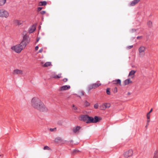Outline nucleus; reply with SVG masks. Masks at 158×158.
I'll list each match as a JSON object with an SVG mask.
<instances>
[{
  "instance_id": "13",
  "label": "nucleus",
  "mask_w": 158,
  "mask_h": 158,
  "mask_svg": "<svg viewBox=\"0 0 158 158\" xmlns=\"http://www.w3.org/2000/svg\"><path fill=\"white\" fill-rule=\"evenodd\" d=\"M36 29V26L35 25L31 26L29 29L28 32L29 33H31L35 31Z\"/></svg>"
},
{
  "instance_id": "8",
  "label": "nucleus",
  "mask_w": 158,
  "mask_h": 158,
  "mask_svg": "<svg viewBox=\"0 0 158 158\" xmlns=\"http://www.w3.org/2000/svg\"><path fill=\"white\" fill-rule=\"evenodd\" d=\"M110 106V104L109 103H105L102 104L100 106L101 110H104L106 108H109Z\"/></svg>"
},
{
  "instance_id": "10",
  "label": "nucleus",
  "mask_w": 158,
  "mask_h": 158,
  "mask_svg": "<svg viewBox=\"0 0 158 158\" xmlns=\"http://www.w3.org/2000/svg\"><path fill=\"white\" fill-rule=\"evenodd\" d=\"M23 73L22 70L18 69L14 70L13 72V74L14 75H21L23 74Z\"/></svg>"
},
{
  "instance_id": "25",
  "label": "nucleus",
  "mask_w": 158,
  "mask_h": 158,
  "mask_svg": "<svg viewBox=\"0 0 158 158\" xmlns=\"http://www.w3.org/2000/svg\"><path fill=\"white\" fill-rule=\"evenodd\" d=\"M147 24L150 27H151L152 26V22L150 21H149L148 23Z\"/></svg>"
},
{
  "instance_id": "14",
  "label": "nucleus",
  "mask_w": 158,
  "mask_h": 158,
  "mask_svg": "<svg viewBox=\"0 0 158 158\" xmlns=\"http://www.w3.org/2000/svg\"><path fill=\"white\" fill-rule=\"evenodd\" d=\"M81 127L79 126H76L73 129V131L74 133H78L80 130Z\"/></svg>"
},
{
  "instance_id": "4",
  "label": "nucleus",
  "mask_w": 158,
  "mask_h": 158,
  "mask_svg": "<svg viewBox=\"0 0 158 158\" xmlns=\"http://www.w3.org/2000/svg\"><path fill=\"white\" fill-rule=\"evenodd\" d=\"M9 12L4 9H0V18H7L9 16Z\"/></svg>"
},
{
  "instance_id": "9",
  "label": "nucleus",
  "mask_w": 158,
  "mask_h": 158,
  "mask_svg": "<svg viewBox=\"0 0 158 158\" xmlns=\"http://www.w3.org/2000/svg\"><path fill=\"white\" fill-rule=\"evenodd\" d=\"M70 88V86L69 85H65L60 87L59 89V91H64L69 89Z\"/></svg>"
},
{
  "instance_id": "24",
  "label": "nucleus",
  "mask_w": 158,
  "mask_h": 158,
  "mask_svg": "<svg viewBox=\"0 0 158 158\" xmlns=\"http://www.w3.org/2000/svg\"><path fill=\"white\" fill-rule=\"evenodd\" d=\"M106 93L108 95H110V89L108 88L106 89Z\"/></svg>"
},
{
  "instance_id": "2",
  "label": "nucleus",
  "mask_w": 158,
  "mask_h": 158,
  "mask_svg": "<svg viewBox=\"0 0 158 158\" xmlns=\"http://www.w3.org/2000/svg\"><path fill=\"white\" fill-rule=\"evenodd\" d=\"M29 42L30 39L29 37L25 35L23 36V41L20 44L11 47V49L17 53H19L25 48L27 44Z\"/></svg>"
},
{
  "instance_id": "20",
  "label": "nucleus",
  "mask_w": 158,
  "mask_h": 158,
  "mask_svg": "<svg viewBox=\"0 0 158 158\" xmlns=\"http://www.w3.org/2000/svg\"><path fill=\"white\" fill-rule=\"evenodd\" d=\"M7 0H0V6H2L5 5Z\"/></svg>"
},
{
  "instance_id": "3",
  "label": "nucleus",
  "mask_w": 158,
  "mask_h": 158,
  "mask_svg": "<svg viewBox=\"0 0 158 158\" xmlns=\"http://www.w3.org/2000/svg\"><path fill=\"white\" fill-rule=\"evenodd\" d=\"M80 119L84 121L87 123H96L100 120V118L97 116H95L94 118H93L86 115H83L80 116Z\"/></svg>"
},
{
  "instance_id": "40",
  "label": "nucleus",
  "mask_w": 158,
  "mask_h": 158,
  "mask_svg": "<svg viewBox=\"0 0 158 158\" xmlns=\"http://www.w3.org/2000/svg\"><path fill=\"white\" fill-rule=\"evenodd\" d=\"M39 40V39H38L37 40V41L38 42Z\"/></svg>"
},
{
  "instance_id": "32",
  "label": "nucleus",
  "mask_w": 158,
  "mask_h": 158,
  "mask_svg": "<svg viewBox=\"0 0 158 158\" xmlns=\"http://www.w3.org/2000/svg\"><path fill=\"white\" fill-rule=\"evenodd\" d=\"M41 14H44L45 13V11L42 10L40 12Z\"/></svg>"
},
{
  "instance_id": "35",
  "label": "nucleus",
  "mask_w": 158,
  "mask_h": 158,
  "mask_svg": "<svg viewBox=\"0 0 158 158\" xmlns=\"http://www.w3.org/2000/svg\"><path fill=\"white\" fill-rule=\"evenodd\" d=\"M80 95H82V96H83L84 95V92L83 91H81L80 92Z\"/></svg>"
},
{
  "instance_id": "6",
  "label": "nucleus",
  "mask_w": 158,
  "mask_h": 158,
  "mask_svg": "<svg viewBox=\"0 0 158 158\" xmlns=\"http://www.w3.org/2000/svg\"><path fill=\"white\" fill-rule=\"evenodd\" d=\"M133 153V150L130 149L125 152L123 154V156L125 158H128L132 156Z\"/></svg>"
},
{
  "instance_id": "15",
  "label": "nucleus",
  "mask_w": 158,
  "mask_h": 158,
  "mask_svg": "<svg viewBox=\"0 0 158 158\" xmlns=\"http://www.w3.org/2000/svg\"><path fill=\"white\" fill-rule=\"evenodd\" d=\"M112 83L113 84L115 85H121V80L119 79H116L115 80L113 81H112Z\"/></svg>"
},
{
  "instance_id": "11",
  "label": "nucleus",
  "mask_w": 158,
  "mask_h": 158,
  "mask_svg": "<svg viewBox=\"0 0 158 158\" xmlns=\"http://www.w3.org/2000/svg\"><path fill=\"white\" fill-rule=\"evenodd\" d=\"M136 71L134 70H131L129 73L128 77L129 78H133L134 77Z\"/></svg>"
},
{
  "instance_id": "28",
  "label": "nucleus",
  "mask_w": 158,
  "mask_h": 158,
  "mask_svg": "<svg viewBox=\"0 0 158 158\" xmlns=\"http://www.w3.org/2000/svg\"><path fill=\"white\" fill-rule=\"evenodd\" d=\"M72 107H73V109L74 110H77V107L75 106L74 105H73L72 106Z\"/></svg>"
},
{
  "instance_id": "38",
  "label": "nucleus",
  "mask_w": 158,
  "mask_h": 158,
  "mask_svg": "<svg viewBox=\"0 0 158 158\" xmlns=\"http://www.w3.org/2000/svg\"><path fill=\"white\" fill-rule=\"evenodd\" d=\"M39 48V47L38 46H36L35 47V49L36 50H38Z\"/></svg>"
},
{
  "instance_id": "31",
  "label": "nucleus",
  "mask_w": 158,
  "mask_h": 158,
  "mask_svg": "<svg viewBox=\"0 0 158 158\" xmlns=\"http://www.w3.org/2000/svg\"><path fill=\"white\" fill-rule=\"evenodd\" d=\"M98 104H94V107L95 108L97 109V108H98Z\"/></svg>"
},
{
  "instance_id": "39",
  "label": "nucleus",
  "mask_w": 158,
  "mask_h": 158,
  "mask_svg": "<svg viewBox=\"0 0 158 158\" xmlns=\"http://www.w3.org/2000/svg\"><path fill=\"white\" fill-rule=\"evenodd\" d=\"M131 94V93L130 92H128L127 93V95H130Z\"/></svg>"
},
{
  "instance_id": "22",
  "label": "nucleus",
  "mask_w": 158,
  "mask_h": 158,
  "mask_svg": "<svg viewBox=\"0 0 158 158\" xmlns=\"http://www.w3.org/2000/svg\"><path fill=\"white\" fill-rule=\"evenodd\" d=\"M153 158H158V151H156L155 152L153 156Z\"/></svg>"
},
{
  "instance_id": "5",
  "label": "nucleus",
  "mask_w": 158,
  "mask_h": 158,
  "mask_svg": "<svg viewBox=\"0 0 158 158\" xmlns=\"http://www.w3.org/2000/svg\"><path fill=\"white\" fill-rule=\"evenodd\" d=\"M138 54L139 57H143L145 55L146 48L143 46H140L138 48Z\"/></svg>"
},
{
  "instance_id": "26",
  "label": "nucleus",
  "mask_w": 158,
  "mask_h": 158,
  "mask_svg": "<svg viewBox=\"0 0 158 158\" xmlns=\"http://www.w3.org/2000/svg\"><path fill=\"white\" fill-rule=\"evenodd\" d=\"M84 105L85 106H88L89 105V103L87 101H85V102Z\"/></svg>"
},
{
  "instance_id": "1",
  "label": "nucleus",
  "mask_w": 158,
  "mask_h": 158,
  "mask_svg": "<svg viewBox=\"0 0 158 158\" xmlns=\"http://www.w3.org/2000/svg\"><path fill=\"white\" fill-rule=\"evenodd\" d=\"M31 104L33 108L40 111L47 112L48 111V108L45 106L44 103L36 97H34L32 98Z\"/></svg>"
},
{
  "instance_id": "21",
  "label": "nucleus",
  "mask_w": 158,
  "mask_h": 158,
  "mask_svg": "<svg viewBox=\"0 0 158 158\" xmlns=\"http://www.w3.org/2000/svg\"><path fill=\"white\" fill-rule=\"evenodd\" d=\"M61 73H60L58 75H52V77L55 79L59 78L61 77Z\"/></svg>"
},
{
  "instance_id": "36",
  "label": "nucleus",
  "mask_w": 158,
  "mask_h": 158,
  "mask_svg": "<svg viewBox=\"0 0 158 158\" xmlns=\"http://www.w3.org/2000/svg\"><path fill=\"white\" fill-rule=\"evenodd\" d=\"M42 9V7H39L38 8V11H40Z\"/></svg>"
},
{
  "instance_id": "17",
  "label": "nucleus",
  "mask_w": 158,
  "mask_h": 158,
  "mask_svg": "<svg viewBox=\"0 0 158 158\" xmlns=\"http://www.w3.org/2000/svg\"><path fill=\"white\" fill-rule=\"evenodd\" d=\"M14 22V23L17 25H20L23 23V22L22 20L17 19L15 20Z\"/></svg>"
},
{
  "instance_id": "34",
  "label": "nucleus",
  "mask_w": 158,
  "mask_h": 158,
  "mask_svg": "<svg viewBox=\"0 0 158 158\" xmlns=\"http://www.w3.org/2000/svg\"><path fill=\"white\" fill-rule=\"evenodd\" d=\"M43 51V48H41V49H40L39 50V53H41Z\"/></svg>"
},
{
  "instance_id": "37",
  "label": "nucleus",
  "mask_w": 158,
  "mask_h": 158,
  "mask_svg": "<svg viewBox=\"0 0 158 158\" xmlns=\"http://www.w3.org/2000/svg\"><path fill=\"white\" fill-rule=\"evenodd\" d=\"M142 36H138L137 37V39H141L142 38Z\"/></svg>"
},
{
  "instance_id": "23",
  "label": "nucleus",
  "mask_w": 158,
  "mask_h": 158,
  "mask_svg": "<svg viewBox=\"0 0 158 158\" xmlns=\"http://www.w3.org/2000/svg\"><path fill=\"white\" fill-rule=\"evenodd\" d=\"M47 4V2L46 1L40 2H39L40 6H45Z\"/></svg>"
},
{
  "instance_id": "12",
  "label": "nucleus",
  "mask_w": 158,
  "mask_h": 158,
  "mask_svg": "<svg viewBox=\"0 0 158 158\" xmlns=\"http://www.w3.org/2000/svg\"><path fill=\"white\" fill-rule=\"evenodd\" d=\"M140 0H134L131 2L129 4L130 6H133L138 3Z\"/></svg>"
},
{
  "instance_id": "16",
  "label": "nucleus",
  "mask_w": 158,
  "mask_h": 158,
  "mask_svg": "<svg viewBox=\"0 0 158 158\" xmlns=\"http://www.w3.org/2000/svg\"><path fill=\"white\" fill-rule=\"evenodd\" d=\"M130 78L126 79L124 81V84L125 85H127L132 83V81L130 79Z\"/></svg>"
},
{
  "instance_id": "30",
  "label": "nucleus",
  "mask_w": 158,
  "mask_h": 158,
  "mask_svg": "<svg viewBox=\"0 0 158 158\" xmlns=\"http://www.w3.org/2000/svg\"><path fill=\"white\" fill-rule=\"evenodd\" d=\"M136 29H133L131 30V33H133V32H136Z\"/></svg>"
},
{
  "instance_id": "18",
  "label": "nucleus",
  "mask_w": 158,
  "mask_h": 158,
  "mask_svg": "<svg viewBox=\"0 0 158 158\" xmlns=\"http://www.w3.org/2000/svg\"><path fill=\"white\" fill-rule=\"evenodd\" d=\"M51 66H52L51 62H46L45 63V64L42 65V67H46Z\"/></svg>"
},
{
  "instance_id": "29",
  "label": "nucleus",
  "mask_w": 158,
  "mask_h": 158,
  "mask_svg": "<svg viewBox=\"0 0 158 158\" xmlns=\"http://www.w3.org/2000/svg\"><path fill=\"white\" fill-rule=\"evenodd\" d=\"M133 47V45L129 46H127V47L126 48H127V49H130L131 48H132Z\"/></svg>"
},
{
  "instance_id": "7",
  "label": "nucleus",
  "mask_w": 158,
  "mask_h": 158,
  "mask_svg": "<svg viewBox=\"0 0 158 158\" xmlns=\"http://www.w3.org/2000/svg\"><path fill=\"white\" fill-rule=\"evenodd\" d=\"M101 84L100 83H94L89 85L88 87L89 90H90L93 89H95L99 87L101 85Z\"/></svg>"
},
{
  "instance_id": "33",
  "label": "nucleus",
  "mask_w": 158,
  "mask_h": 158,
  "mask_svg": "<svg viewBox=\"0 0 158 158\" xmlns=\"http://www.w3.org/2000/svg\"><path fill=\"white\" fill-rule=\"evenodd\" d=\"M63 81L64 82H66L67 81L68 79L67 78H64L63 79Z\"/></svg>"
},
{
  "instance_id": "27",
  "label": "nucleus",
  "mask_w": 158,
  "mask_h": 158,
  "mask_svg": "<svg viewBox=\"0 0 158 158\" xmlns=\"http://www.w3.org/2000/svg\"><path fill=\"white\" fill-rule=\"evenodd\" d=\"M44 149L45 150H49L50 149V148L48 146H45L44 147Z\"/></svg>"
},
{
  "instance_id": "19",
  "label": "nucleus",
  "mask_w": 158,
  "mask_h": 158,
  "mask_svg": "<svg viewBox=\"0 0 158 158\" xmlns=\"http://www.w3.org/2000/svg\"><path fill=\"white\" fill-rule=\"evenodd\" d=\"M152 109H151L150 111L147 113V117L148 119L147 120V123H148L150 122V113L152 111Z\"/></svg>"
}]
</instances>
